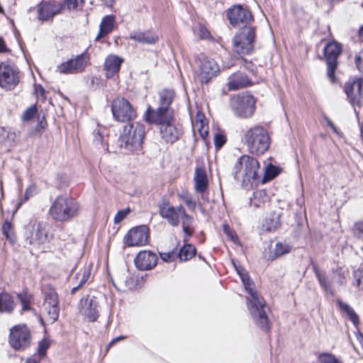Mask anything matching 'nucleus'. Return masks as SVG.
Segmentation results:
<instances>
[{
	"label": "nucleus",
	"instance_id": "obj_1",
	"mask_svg": "<svg viewBox=\"0 0 363 363\" xmlns=\"http://www.w3.org/2000/svg\"><path fill=\"white\" fill-rule=\"evenodd\" d=\"M175 96L173 89H164L160 91V138L169 145L179 140L183 134L182 125L175 118L174 111L170 107Z\"/></svg>",
	"mask_w": 363,
	"mask_h": 363
},
{
	"label": "nucleus",
	"instance_id": "obj_2",
	"mask_svg": "<svg viewBox=\"0 0 363 363\" xmlns=\"http://www.w3.org/2000/svg\"><path fill=\"white\" fill-rule=\"evenodd\" d=\"M240 279L249 296L247 298V309L255 323L262 330L268 333L270 330V324L267 315V306L264 298L260 296L254 289V283L246 272L240 274Z\"/></svg>",
	"mask_w": 363,
	"mask_h": 363
},
{
	"label": "nucleus",
	"instance_id": "obj_3",
	"mask_svg": "<svg viewBox=\"0 0 363 363\" xmlns=\"http://www.w3.org/2000/svg\"><path fill=\"white\" fill-rule=\"evenodd\" d=\"M259 163L250 155H242L234 164L233 174L236 181L247 190L257 186L260 181Z\"/></svg>",
	"mask_w": 363,
	"mask_h": 363
},
{
	"label": "nucleus",
	"instance_id": "obj_4",
	"mask_svg": "<svg viewBox=\"0 0 363 363\" xmlns=\"http://www.w3.org/2000/svg\"><path fill=\"white\" fill-rule=\"evenodd\" d=\"M80 208L79 203L67 195H60L52 201L49 213L57 222H67L77 216Z\"/></svg>",
	"mask_w": 363,
	"mask_h": 363
},
{
	"label": "nucleus",
	"instance_id": "obj_5",
	"mask_svg": "<svg viewBox=\"0 0 363 363\" xmlns=\"http://www.w3.org/2000/svg\"><path fill=\"white\" fill-rule=\"evenodd\" d=\"M243 140L248 151L252 155L264 154L270 145L268 131L261 125H255L248 129Z\"/></svg>",
	"mask_w": 363,
	"mask_h": 363
},
{
	"label": "nucleus",
	"instance_id": "obj_6",
	"mask_svg": "<svg viewBox=\"0 0 363 363\" xmlns=\"http://www.w3.org/2000/svg\"><path fill=\"white\" fill-rule=\"evenodd\" d=\"M145 134L143 125L138 123H129L123 127L118 138V145L121 148L128 152L139 150L142 147Z\"/></svg>",
	"mask_w": 363,
	"mask_h": 363
},
{
	"label": "nucleus",
	"instance_id": "obj_7",
	"mask_svg": "<svg viewBox=\"0 0 363 363\" xmlns=\"http://www.w3.org/2000/svg\"><path fill=\"white\" fill-rule=\"evenodd\" d=\"M256 100L248 93H242L231 96L230 107L233 114L240 118L252 117L255 111Z\"/></svg>",
	"mask_w": 363,
	"mask_h": 363
},
{
	"label": "nucleus",
	"instance_id": "obj_8",
	"mask_svg": "<svg viewBox=\"0 0 363 363\" xmlns=\"http://www.w3.org/2000/svg\"><path fill=\"white\" fill-rule=\"evenodd\" d=\"M32 333L26 324H18L10 329L9 344L15 350L23 351L32 343Z\"/></svg>",
	"mask_w": 363,
	"mask_h": 363
},
{
	"label": "nucleus",
	"instance_id": "obj_9",
	"mask_svg": "<svg viewBox=\"0 0 363 363\" xmlns=\"http://www.w3.org/2000/svg\"><path fill=\"white\" fill-rule=\"evenodd\" d=\"M255 28L252 26L242 29L233 38V50L239 55H249L254 50Z\"/></svg>",
	"mask_w": 363,
	"mask_h": 363
},
{
	"label": "nucleus",
	"instance_id": "obj_10",
	"mask_svg": "<svg viewBox=\"0 0 363 363\" xmlns=\"http://www.w3.org/2000/svg\"><path fill=\"white\" fill-rule=\"evenodd\" d=\"M196 66L199 79L202 84H208L220 72L217 62L203 55L196 59Z\"/></svg>",
	"mask_w": 363,
	"mask_h": 363
},
{
	"label": "nucleus",
	"instance_id": "obj_11",
	"mask_svg": "<svg viewBox=\"0 0 363 363\" xmlns=\"http://www.w3.org/2000/svg\"><path fill=\"white\" fill-rule=\"evenodd\" d=\"M111 107L113 118L118 122H129L137 116L132 104L123 96H117L113 99Z\"/></svg>",
	"mask_w": 363,
	"mask_h": 363
},
{
	"label": "nucleus",
	"instance_id": "obj_12",
	"mask_svg": "<svg viewBox=\"0 0 363 363\" xmlns=\"http://www.w3.org/2000/svg\"><path fill=\"white\" fill-rule=\"evenodd\" d=\"M227 18L230 25L235 28L245 29L249 28L254 21L251 11L241 4L234 5L227 10Z\"/></svg>",
	"mask_w": 363,
	"mask_h": 363
},
{
	"label": "nucleus",
	"instance_id": "obj_13",
	"mask_svg": "<svg viewBox=\"0 0 363 363\" xmlns=\"http://www.w3.org/2000/svg\"><path fill=\"white\" fill-rule=\"evenodd\" d=\"M43 291L44 294L43 308L47 312L49 320L53 323L59 317L58 295L55 289L50 284L45 285L43 289Z\"/></svg>",
	"mask_w": 363,
	"mask_h": 363
},
{
	"label": "nucleus",
	"instance_id": "obj_14",
	"mask_svg": "<svg viewBox=\"0 0 363 363\" xmlns=\"http://www.w3.org/2000/svg\"><path fill=\"white\" fill-rule=\"evenodd\" d=\"M19 71L17 67L10 62L0 64V86L6 89H13L19 82Z\"/></svg>",
	"mask_w": 363,
	"mask_h": 363
},
{
	"label": "nucleus",
	"instance_id": "obj_15",
	"mask_svg": "<svg viewBox=\"0 0 363 363\" xmlns=\"http://www.w3.org/2000/svg\"><path fill=\"white\" fill-rule=\"evenodd\" d=\"M323 51L328 67V77L331 82H335V72L337 66V57L342 52L341 45L335 42L328 43L325 46Z\"/></svg>",
	"mask_w": 363,
	"mask_h": 363
},
{
	"label": "nucleus",
	"instance_id": "obj_16",
	"mask_svg": "<svg viewBox=\"0 0 363 363\" xmlns=\"http://www.w3.org/2000/svg\"><path fill=\"white\" fill-rule=\"evenodd\" d=\"M139 279L138 276L134 277L128 269L123 268L115 272L114 277L112 278V282L118 290H132L139 286Z\"/></svg>",
	"mask_w": 363,
	"mask_h": 363
},
{
	"label": "nucleus",
	"instance_id": "obj_17",
	"mask_svg": "<svg viewBox=\"0 0 363 363\" xmlns=\"http://www.w3.org/2000/svg\"><path fill=\"white\" fill-rule=\"evenodd\" d=\"M149 229L146 225L131 228L123 238V242L128 247L143 246L148 240Z\"/></svg>",
	"mask_w": 363,
	"mask_h": 363
},
{
	"label": "nucleus",
	"instance_id": "obj_18",
	"mask_svg": "<svg viewBox=\"0 0 363 363\" xmlns=\"http://www.w3.org/2000/svg\"><path fill=\"white\" fill-rule=\"evenodd\" d=\"M363 81L361 79L349 80L345 83L344 91L347 99L356 111L355 106L360 107L363 100L362 93Z\"/></svg>",
	"mask_w": 363,
	"mask_h": 363
},
{
	"label": "nucleus",
	"instance_id": "obj_19",
	"mask_svg": "<svg viewBox=\"0 0 363 363\" xmlns=\"http://www.w3.org/2000/svg\"><path fill=\"white\" fill-rule=\"evenodd\" d=\"M89 60L86 54H81L58 65L57 70L62 74L82 72L87 66Z\"/></svg>",
	"mask_w": 363,
	"mask_h": 363
},
{
	"label": "nucleus",
	"instance_id": "obj_20",
	"mask_svg": "<svg viewBox=\"0 0 363 363\" xmlns=\"http://www.w3.org/2000/svg\"><path fill=\"white\" fill-rule=\"evenodd\" d=\"M157 262V255L146 250L140 252L134 259L135 267L140 270L151 269L156 266Z\"/></svg>",
	"mask_w": 363,
	"mask_h": 363
},
{
	"label": "nucleus",
	"instance_id": "obj_21",
	"mask_svg": "<svg viewBox=\"0 0 363 363\" xmlns=\"http://www.w3.org/2000/svg\"><path fill=\"white\" fill-rule=\"evenodd\" d=\"M177 210L181 216L182 227L184 233L183 241L184 242H189V238L193 235L194 232V227L193 226L194 218L193 216L186 213L185 208L182 206H178Z\"/></svg>",
	"mask_w": 363,
	"mask_h": 363
},
{
	"label": "nucleus",
	"instance_id": "obj_22",
	"mask_svg": "<svg viewBox=\"0 0 363 363\" xmlns=\"http://www.w3.org/2000/svg\"><path fill=\"white\" fill-rule=\"evenodd\" d=\"M195 191L201 195L203 199V194L208 188V179L206 169L203 167H196L194 177Z\"/></svg>",
	"mask_w": 363,
	"mask_h": 363
},
{
	"label": "nucleus",
	"instance_id": "obj_23",
	"mask_svg": "<svg viewBox=\"0 0 363 363\" xmlns=\"http://www.w3.org/2000/svg\"><path fill=\"white\" fill-rule=\"evenodd\" d=\"M61 9L53 4L42 2L37 6L38 19L45 21L51 20Z\"/></svg>",
	"mask_w": 363,
	"mask_h": 363
},
{
	"label": "nucleus",
	"instance_id": "obj_24",
	"mask_svg": "<svg viewBox=\"0 0 363 363\" xmlns=\"http://www.w3.org/2000/svg\"><path fill=\"white\" fill-rule=\"evenodd\" d=\"M252 84L251 80L245 73L237 72L229 77L228 87L229 90H237Z\"/></svg>",
	"mask_w": 363,
	"mask_h": 363
},
{
	"label": "nucleus",
	"instance_id": "obj_25",
	"mask_svg": "<svg viewBox=\"0 0 363 363\" xmlns=\"http://www.w3.org/2000/svg\"><path fill=\"white\" fill-rule=\"evenodd\" d=\"M123 59L117 55H108L104 62L105 74L107 78H112L118 74Z\"/></svg>",
	"mask_w": 363,
	"mask_h": 363
},
{
	"label": "nucleus",
	"instance_id": "obj_26",
	"mask_svg": "<svg viewBox=\"0 0 363 363\" xmlns=\"http://www.w3.org/2000/svg\"><path fill=\"white\" fill-rule=\"evenodd\" d=\"M99 301L96 297L91 296L90 298H86L85 303L82 306V313L90 321H95L99 317Z\"/></svg>",
	"mask_w": 363,
	"mask_h": 363
},
{
	"label": "nucleus",
	"instance_id": "obj_27",
	"mask_svg": "<svg viewBox=\"0 0 363 363\" xmlns=\"http://www.w3.org/2000/svg\"><path fill=\"white\" fill-rule=\"evenodd\" d=\"M116 23V17L113 15H107L104 16L99 26V32L96 37L95 40H99L110 33L114 28Z\"/></svg>",
	"mask_w": 363,
	"mask_h": 363
},
{
	"label": "nucleus",
	"instance_id": "obj_28",
	"mask_svg": "<svg viewBox=\"0 0 363 363\" xmlns=\"http://www.w3.org/2000/svg\"><path fill=\"white\" fill-rule=\"evenodd\" d=\"M291 250V246L287 243L277 242L273 250L265 254L267 260L273 261L283 255L289 254Z\"/></svg>",
	"mask_w": 363,
	"mask_h": 363
},
{
	"label": "nucleus",
	"instance_id": "obj_29",
	"mask_svg": "<svg viewBox=\"0 0 363 363\" xmlns=\"http://www.w3.org/2000/svg\"><path fill=\"white\" fill-rule=\"evenodd\" d=\"M179 215L177 208H175L173 206H169L167 208L160 206V216L166 218L168 223L173 226L178 225L179 223Z\"/></svg>",
	"mask_w": 363,
	"mask_h": 363
},
{
	"label": "nucleus",
	"instance_id": "obj_30",
	"mask_svg": "<svg viewBox=\"0 0 363 363\" xmlns=\"http://www.w3.org/2000/svg\"><path fill=\"white\" fill-rule=\"evenodd\" d=\"M130 38L141 43L154 44L157 40V35L151 31H134L130 33Z\"/></svg>",
	"mask_w": 363,
	"mask_h": 363
},
{
	"label": "nucleus",
	"instance_id": "obj_31",
	"mask_svg": "<svg viewBox=\"0 0 363 363\" xmlns=\"http://www.w3.org/2000/svg\"><path fill=\"white\" fill-rule=\"evenodd\" d=\"M312 269L317 278L320 287L327 293L333 294L331 286L328 281L326 274L324 272L320 270L319 267L317 264L312 262Z\"/></svg>",
	"mask_w": 363,
	"mask_h": 363
},
{
	"label": "nucleus",
	"instance_id": "obj_32",
	"mask_svg": "<svg viewBox=\"0 0 363 363\" xmlns=\"http://www.w3.org/2000/svg\"><path fill=\"white\" fill-rule=\"evenodd\" d=\"M47 232L45 228L40 223L38 224L30 238L29 243L30 245H40L44 243L47 240Z\"/></svg>",
	"mask_w": 363,
	"mask_h": 363
},
{
	"label": "nucleus",
	"instance_id": "obj_33",
	"mask_svg": "<svg viewBox=\"0 0 363 363\" xmlns=\"http://www.w3.org/2000/svg\"><path fill=\"white\" fill-rule=\"evenodd\" d=\"M184 243L183 247H181L178 253H177V257L181 262H186L191 259L196 252V249L193 245L189 244L188 242Z\"/></svg>",
	"mask_w": 363,
	"mask_h": 363
},
{
	"label": "nucleus",
	"instance_id": "obj_34",
	"mask_svg": "<svg viewBox=\"0 0 363 363\" xmlns=\"http://www.w3.org/2000/svg\"><path fill=\"white\" fill-rule=\"evenodd\" d=\"M15 307L13 298L8 294H0V312L11 313Z\"/></svg>",
	"mask_w": 363,
	"mask_h": 363
},
{
	"label": "nucleus",
	"instance_id": "obj_35",
	"mask_svg": "<svg viewBox=\"0 0 363 363\" xmlns=\"http://www.w3.org/2000/svg\"><path fill=\"white\" fill-rule=\"evenodd\" d=\"M269 200L268 195L264 189L255 191L253 196L250 198V206L255 208H259Z\"/></svg>",
	"mask_w": 363,
	"mask_h": 363
},
{
	"label": "nucleus",
	"instance_id": "obj_36",
	"mask_svg": "<svg viewBox=\"0 0 363 363\" xmlns=\"http://www.w3.org/2000/svg\"><path fill=\"white\" fill-rule=\"evenodd\" d=\"M337 304L338 305L340 309L347 314L348 318L354 325H357L359 324V317L352 307L340 300L337 301Z\"/></svg>",
	"mask_w": 363,
	"mask_h": 363
},
{
	"label": "nucleus",
	"instance_id": "obj_37",
	"mask_svg": "<svg viewBox=\"0 0 363 363\" xmlns=\"http://www.w3.org/2000/svg\"><path fill=\"white\" fill-rule=\"evenodd\" d=\"M145 121L150 124L159 125V108L154 109L148 106L144 115Z\"/></svg>",
	"mask_w": 363,
	"mask_h": 363
},
{
	"label": "nucleus",
	"instance_id": "obj_38",
	"mask_svg": "<svg viewBox=\"0 0 363 363\" xmlns=\"http://www.w3.org/2000/svg\"><path fill=\"white\" fill-rule=\"evenodd\" d=\"M281 172V169L273 164H269L264 170V176L262 179V182L265 183L273 179Z\"/></svg>",
	"mask_w": 363,
	"mask_h": 363
},
{
	"label": "nucleus",
	"instance_id": "obj_39",
	"mask_svg": "<svg viewBox=\"0 0 363 363\" xmlns=\"http://www.w3.org/2000/svg\"><path fill=\"white\" fill-rule=\"evenodd\" d=\"M320 363H342V361L330 352H321L318 355Z\"/></svg>",
	"mask_w": 363,
	"mask_h": 363
},
{
	"label": "nucleus",
	"instance_id": "obj_40",
	"mask_svg": "<svg viewBox=\"0 0 363 363\" xmlns=\"http://www.w3.org/2000/svg\"><path fill=\"white\" fill-rule=\"evenodd\" d=\"M37 114V108L35 105L30 106L27 108L22 115V120L23 121H29L34 118Z\"/></svg>",
	"mask_w": 363,
	"mask_h": 363
},
{
	"label": "nucleus",
	"instance_id": "obj_41",
	"mask_svg": "<svg viewBox=\"0 0 363 363\" xmlns=\"http://www.w3.org/2000/svg\"><path fill=\"white\" fill-rule=\"evenodd\" d=\"M352 233L356 238L363 240V220L354 223L352 227Z\"/></svg>",
	"mask_w": 363,
	"mask_h": 363
},
{
	"label": "nucleus",
	"instance_id": "obj_42",
	"mask_svg": "<svg viewBox=\"0 0 363 363\" xmlns=\"http://www.w3.org/2000/svg\"><path fill=\"white\" fill-rule=\"evenodd\" d=\"M84 0H65L64 6L68 10L77 9L79 6H83Z\"/></svg>",
	"mask_w": 363,
	"mask_h": 363
},
{
	"label": "nucleus",
	"instance_id": "obj_43",
	"mask_svg": "<svg viewBox=\"0 0 363 363\" xmlns=\"http://www.w3.org/2000/svg\"><path fill=\"white\" fill-rule=\"evenodd\" d=\"M49 347L50 342L47 339H43L38 342V352L40 357H44L45 355L46 351Z\"/></svg>",
	"mask_w": 363,
	"mask_h": 363
},
{
	"label": "nucleus",
	"instance_id": "obj_44",
	"mask_svg": "<svg viewBox=\"0 0 363 363\" xmlns=\"http://www.w3.org/2000/svg\"><path fill=\"white\" fill-rule=\"evenodd\" d=\"M2 233L8 240H9L11 242H13L14 238L12 235V227L11 224L9 222L6 221L3 224Z\"/></svg>",
	"mask_w": 363,
	"mask_h": 363
},
{
	"label": "nucleus",
	"instance_id": "obj_45",
	"mask_svg": "<svg viewBox=\"0 0 363 363\" xmlns=\"http://www.w3.org/2000/svg\"><path fill=\"white\" fill-rule=\"evenodd\" d=\"M180 197L191 211H194L196 209V202L192 200L191 196L183 194L181 195Z\"/></svg>",
	"mask_w": 363,
	"mask_h": 363
},
{
	"label": "nucleus",
	"instance_id": "obj_46",
	"mask_svg": "<svg viewBox=\"0 0 363 363\" xmlns=\"http://www.w3.org/2000/svg\"><path fill=\"white\" fill-rule=\"evenodd\" d=\"M223 230L224 233L229 238L230 240L235 242L238 240V236L235 233V232L230 229L228 224L225 223L223 225Z\"/></svg>",
	"mask_w": 363,
	"mask_h": 363
},
{
	"label": "nucleus",
	"instance_id": "obj_47",
	"mask_svg": "<svg viewBox=\"0 0 363 363\" xmlns=\"http://www.w3.org/2000/svg\"><path fill=\"white\" fill-rule=\"evenodd\" d=\"M226 143V137L223 134H216L214 136V145L216 149L221 148Z\"/></svg>",
	"mask_w": 363,
	"mask_h": 363
},
{
	"label": "nucleus",
	"instance_id": "obj_48",
	"mask_svg": "<svg viewBox=\"0 0 363 363\" xmlns=\"http://www.w3.org/2000/svg\"><path fill=\"white\" fill-rule=\"evenodd\" d=\"M199 35L201 39L203 40H212L213 37L211 36L208 30L204 26L200 25L199 27Z\"/></svg>",
	"mask_w": 363,
	"mask_h": 363
},
{
	"label": "nucleus",
	"instance_id": "obj_49",
	"mask_svg": "<svg viewBox=\"0 0 363 363\" xmlns=\"http://www.w3.org/2000/svg\"><path fill=\"white\" fill-rule=\"evenodd\" d=\"M129 212H130L129 208L121 210V211H118V213H116V215L114 217V223H116V224L120 223L128 216Z\"/></svg>",
	"mask_w": 363,
	"mask_h": 363
},
{
	"label": "nucleus",
	"instance_id": "obj_50",
	"mask_svg": "<svg viewBox=\"0 0 363 363\" xmlns=\"http://www.w3.org/2000/svg\"><path fill=\"white\" fill-rule=\"evenodd\" d=\"M354 61L358 70L363 74V50L355 55Z\"/></svg>",
	"mask_w": 363,
	"mask_h": 363
},
{
	"label": "nucleus",
	"instance_id": "obj_51",
	"mask_svg": "<svg viewBox=\"0 0 363 363\" xmlns=\"http://www.w3.org/2000/svg\"><path fill=\"white\" fill-rule=\"evenodd\" d=\"M177 257V253L174 252H170L168 253H161L160 252V259H162L165 262H170L174 261V259Z\"/></svg>",
	"mask_w": 363,
	"mask_h": 363
},
{
	"label": "nucleus",
	"instance_id": "obj_52",
	"mask_svg": "<svg viewBox=\"0 0 363 363\" xmlns=\"http://www.w3.org/2000/svg\"><path fill=\"white\" fill-rule=\"evenodd\" d=\"M18 298L20 299L21 304H22V311H28L30 309L29 304L30 301L23 294H18Z\"/></svg>",
	"mask_w": 363,
	"mask_h": 363
},
{
	"label": "nucleus",
	"instance_id": "obj_53",
	"mask_svg": "<svg viewBox=\"0 0 363 363\" xmlns=\"http://www.w3.org/2000/svg\"><path fill=\"white\" fill-rule=\"evenodd\" d=\"M90 277V270L85 269L83 272L82 279L79 283V286L82 287L89 280Z\"/></svg>",
	"mask_w": 363,
	"mask_h": 363
},
{
	"label": "nucleus",
	"instance_id": "obj_54",
	"mask_svg": "<svg viewBox=\"0 0 363 363\" xmlns=\"http://www.w3.org/2000/svg\"><path fill=\"white\" fill-rule=\"evenodd\" d=\"M232 262L239 277H240L241 273L244 274L246 272V270L240 264H238L235 261L232 260Z\"/></svg>",
	"mask_w": 363,
	"mask_h": 363
},
{
	"label": "nucleus",
	"instance_id": "obj_55",
	"mask_svg": "<svg viewBox=\"0 0 363 363\" xmlns=\"http://www.w3.org/2000/svg\"><path fill=\"white\" fill-rule=\"evenodd\" d=\"M200 123H201V128H199V133H200V135L201 138H203V139L208 136V131L206 129L203 128V121L200 120Z\"/></svg>",
	"mask_w": 363,
	"mask_h": 363
},
{
	"label": "nucleus",
	"instance_id": "obj_56",
	"mask_svg": "<svg viewBox=\"0 0 363 363\" xmlns=\"http://www.w3.org/2000/svg\"><path fill=\"white\" fill-rule=\"evenodd\" d=\"M357 286L362 290H363V267L359 270V277L357 279Z\"/></svg>",
	"mask_w": 363,
	"mask_h": 363
},
{
	"label": "nucleus",
	"instance_id": "obj_57",
	"mask_svg": "<svg viewBox=\"0 0 363 363\" xmlns=\"http://www.w3.org/2000/svg\"><path fill=\"white\" fill-rule=\"evenodd\" d=\"M30 196H31V189H26V191L25 192L23 198L21 200L20 204H21L23 202L28 201L29 199Z\"/></svg>",
	"mask_w": 363,
	"mask_h": 363
},
{
	"label": "nucleus",
	"instance_id": "obj_58",
	"mask_svg": "<svg viewBox=\"0 0 363 363\" xmlns=\"http://www.w3.org/2000/svg\"><path fill=\"white\" fill-rule=\"evenodd\" d=\"M125 339V337L124 336H119L118 337H116L114 339H113L108 344V347H111L113 345H114L116 342H118L119 340H122Z\"/></svg>",
	"mask_w": 363,
	"mask_h": 363
},
{
	"label": "nucleus",
	"instance_id": "obj_59",
	"mask_svg": "<svg viewBox=\"0 0 363 363\" xmlns=\"http://www.w3.org/2000/svg\"><path fill=\"white\" fill-rule=\"evenodd\" d=\"M6 47L2 38L0 37V52H5Z\"/></svg>",
	"mask_w": 363,
	"mask_h": 363
},
{
	"label": "nucleus",
	"instance_id": "obj_60",
	"mask_svg": "<svg viewBox=\"0 0 363 363\" xmlns=\"http://www.w3.org/2000/svg\"><path fill=\"white\" fill-rule=\"evenodd\" d=\"M25 363H40V362L35 357H30L26 359Z\"/></svg>",
	"mask_w": 363,
	"mask_h": 363
},
{
	"label": "nucleus",
	"instance_id": "obj_61",
	"mask_svg": "<svg viewBox=\"0 0 363 363\" xmlns=\"http://www.w3.org/2000/svg\"><path fill=\"white\" fill-rule=\"evenodd\" d=\"M45 124H46V122H45V121H43V120H41V121L39 122V123H38V126H37L36 129H37L38 130H40V129H43V128H45Z\"/></svg>",
	"mask_w": 363,
	"mask_h": 363
},
{
	"label": "nucleus",
	"instance_id": "obj_62",
	"mask_svg": "<svg viewBox=\"0 0 363 363\" xmlns=\"http://www.w3.org/2000/svg\"><path fill=\"white\" fill-rule=\"evenodd\" d=\"M103 3L107 6H112L114 3V0H101Z\"/></svg>",
	"mask_w": 363,
	"mask_h": 363
},
{
	"label": "nucleus",
	"instance_id": "obj_63",
	"mask_svg": "<svg viewBox=\"0 0 363 363\" xmlns=\"http://www.w3.org/2000/svg\"><path fill=\"white\" fill-rule=\"evenodd\" d=\"M359 38L360 40L363 42V25L360 27L359 30Z\"/></svg>",
	"mask_w": 363,
	"mask_h": 363
},
{
	"label": "nucleus",
	"instance_id": "obj_64",
	"mask_svg": "<svg viewBox=\"0 0 363 363\" xmlns=\"http://www.w3.org/2000/svg\"><path fill=\"white\" fill-rule=\"evenodd\" d=\"M81 288L82 287L79 286V284L77 286L73 287L72 289L71 290V294H74Z\"/></svg>",
	"mask_w": 363,
	"mask_h": 363
}]
</instances>
